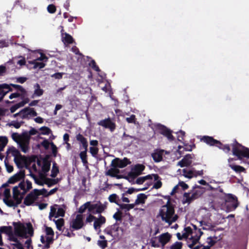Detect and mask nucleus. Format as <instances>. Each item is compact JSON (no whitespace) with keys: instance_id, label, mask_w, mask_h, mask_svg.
I'll return each instance as SVG.
<instances>
[{"instance_id":"43","label":"nucleus","mask_w":249,"mask_h":249,"mask_svg":"<svg viewBox=\"0 0 249 249\" xmlns=\"http://www.w3.org/2000/svg\"><path fill=\"white\" fill-rule=\"evenodd\" d=\"M31 176L34 178L35 180V182L40 185H43L45 183H44V180L41 178L40 177H39V178H37L36 177L35 175H34L33 174H30ZM39 176H40L39 175Z\"/></svg>"},{"instance_id":"42","label":"nucleus","mask_w":249,"mask_h":249,"mask_svg":"<svg viewBox=\"0 0 249 249\" xmlns=\"http://www.w3.org/2000/svg\"><path fill=\"white\" fill-rule=\"evenodd\" d=\"M34 88L35 89L34 91V94L37 96H39L43 94V90L40 89L39 84H36L34 86Z\"/></svg>"},{"instance_id":"27","label":"nucleus","mask_w":249,"mask_h":249,"mask_svg":"<svg viewBox=\"0 0 249 249\" xmlns=\"http://www.w3.org/2000/svg\"><path fill=\"white\" fill-rule=\"evenodd\" d=\"M188 188L189 186L186 183L183 181H180L178 184L174 187L171 194L173 195V194L177 192L180 188L184 191L187 189Z\"/></svg>"},{"instance_id":"25","label":"nucleus","mask_w":249,"mask_h":249,"mask_svg":"<svg viewBox=\"0 0 249 249\" xmlns=\"http://www.w3.org/2000/svg\"><path fill=\"white\" fill-rule=\"evenodd\" d=\"M61 36H62V40L64 43L65 45H68L69 44H71L73 42V38L72 36L67 33H63V28L61 27Z\"/></svg>"},{"instance_id":"59","label":"nucleus","mask_w":249,"mask_h":249,"mask_svg":"<svg viewBox=\"0 0 249 249\" xmlns=\"http://www.w3.org/2000/svg\"><path fill=\"white\" fill-rule=\"evenodd\" d=\"M113 217L117 221H121L122 217V213L118 211L114 214Z\"/></svg>"},{"instance_id":"2","label":"nucleus","mask_w":249,"mask_h":249,"mask_svg":"<svg viewBox=\"0 0 249 249\" xmlns=\"http://www.w3.org/2000/svg\"><path fill=\"white\" fill-rule=\"evenodd\" d=\"M157 216L168 225L175 222L178 218V215L175 213L174 206L169 200H168L165 205L161 207Z\"/></svg>"},{"instance_id":"49","label":"nucleus","mask_w":249,"mask_h":249,"mask_svg":"<svg viewBox=\"0 0 249 249\" xmlns=\"http://www.w3.org/2000/svg\"><path fill=\"white\" fill-rule=\"evenodd\" d=\"M192 233V229L191 228L188 227L184 229V232L182 233V236L184 238H189V235L190 234Z\"/></svg>"},{"instance_id":"14","label":"nucleus","mask_w":249,"mask_h":249,"mask_svg":"<svg viewBox=\"0 0 249 249\" xmlns=\"http://www.w3.org/2000/svg\"><path fill=\"white\" fill-rule=\"evenodd\" d=\"M203 174V170L196 171L194 168L191 169H183L182 170V175L189 179L193 177H196L198 176H202Z\"/></svg>"},{"instance_id":"60","label":"nucleus","mask_w":249,"mask_h":249,"mask_svg":"<svg viewBox=\"0 0 249 249\" xmlns=\"http://www.w3.org/2000/svg\"><path fill=\"white\" fill-rule=\"evenodd\" d=\"M96 216L93 215L91 213H89L86 217V221L87 223H90L93 221H94Z\"/></svg>"},{"instance_id":"36","label":"nucleus","mask_w":249,"mask_h":249,"mask_svg":"<svg viewBox=\"0 0 249 249\" xmlns=\"http://www.w3.org/2000/svg\"><path fill=\"white\" fill-rule=\"evenodd\" d=\"M29 63L31 64L34 65L33 68L34 69H41L45 67V64L43 62H38V60H34L32 61H30Z\"/></svg>"},{"instance_id":"58","label":"nucleus","mask_w":249,"mask_h":249,"mask_svg":"<svg viewBox=\"0 0 249 249\" xmlns=\"http://www.w3.org/2000/svg\"><path fill=\"white\" fill-rule=\"evenodd\" d=\"M5 166L8 172L11 173L13 171V166L10 165L8 161H4Z\"/></svg>"},{"instance_id":"47","label":"nucleus","mask_w":249,"mask_h":249,"mask_svg":"<svg viewBox=\"0 0 249 249\" xmlns=\"http://www.w3.org/2000/svg\"><path fill=\"white\" fill-rule=\"evenodd\" d=\"M230 167L237 172H241L245 170V169L239 165H230Z\"/></svg>"},{"instance_id":"26","label":"nucleus","mask_w":249,"mask_h":249,"mask_svg":"<svg viewBox=\"0 0 249 249\" xmlns=\"http://www.w3.org/2000/svg\"><path fill=\"white\" fill-rule=\"evenodd\" d=\"M13 117L16 118V120L12 121L8 124V125L9 126H13L16 128H19L24 124V122L22 121L23 119L20 118L18 116L14 117V115Z\"/></svg>"},{"instance_id":"38","label":"nucleus","mask_w":249,"mask_h":249,"mask_svg":"<svg viewBox=\"0 0 249 249\" xmlns=\"http://www.w3.org/2000/svg\"><path fill=\"white\" fill-rule=\"evenodd\" d=\"M152 179V176L150 175L146 176L145 177H140L136 180V183L138 184H142L146 180Z\"/></svg>"},{"instance_id":"16","label":"nucleus","mask_w":249,"mask_h":249,"mask_svg":"<svg viewBox=\"0 0 249 249\" xmlns=\"http://www.w3.org/2000/svg\"><path fill=\"white\" fill-rule=\"evenodd\" d=\"M98 124L106 128L109 129L111 131H113L116 126L115 123L109 118L99 121Z\"/></svg>"},{"instance_id":"32","label":"nucleus","mask_w":249,"mask_h":249,"mask_svg":"<svg viewBox=\"0 0 249 249\" xmlns=\"http://www.w3.org/2000/svg\"><path fill=\"white\" fill-rule=\"evenodd\" d=\"M147 198V196L143 194H141L138 195L137 198L135 201V205H139L140 204H143L145 202V199Z\"/></svg>"},{"instance_id":"61","label":"nucleus","mask_w":249,"mask_h":249,"mask_svg":"<svg viewBox=\"0 0 249 249\" xmlns=\"http://www.w3.org/2000/svg\"><path fill=\"white\" fill-rule=\"evenodd\" d=\"M98 245L102 249H104L107 246V242L106 240H99L98 241Z\"/></svg>"},{"instance_id":"39","label":"nucleus","mask_w":249,"mask_h":249,"mask_svg":"<svg viewBox=\"0 0 249 249\" xmlns=\"http://www.w3.org/2000/svg\"><path fill=\"white\" fill-rule=\"evenodd\" d=\"M59 173V169L58 166H57V164L55 162H53V167L51 170V176L52 178H55L58 173Z\"/></svg>"},{"instance_id":"31","label":"nucleus","mask_w":249,"mask_h":249,"mask_svg":"<svg viewBox=\"0 0 249 249\" xmlns=\"http://www.w3.org/2000/svg\"><path fill=\"white\" fill-rule=\"evenodd\" d=\"M76 138V140L80 142V143L82 144L83 148L86 150L88 146V143L86 139L80 134L77 135Z\"/></svg>"},{"instance_id":"21","label":"nucleus","mask_w":249,"mask_h":249,"mask_svg":"<svg viewBox=\"0 0 249 249\" xmlns=\"http://www.w3.org/2000/svg\"><path fill=\"white\" fill-rule=\"evenodd\" d=\"M11 91H12V89L9 85L0 84V102L3 100L4 96Z\"/></svg>"},{"instance_id":"50","label":"nucleus","mask_w":249,"mask_h":249,"mask_svg":"<svg viewBox=\"0 0 249 249\" xmlns=\"http://www.w3.org/2000/svg\"><path fill=\"white\" fill-rule=\"evenodd\" d=\"M39 129L41 131V134L42 135H49L51 133V130L46 126H42Z\"/></svg>"},{"instance_id":"7","label":"nucleus","mask_w":249,"mask_h":249,"mask_svg":"<svg viewBox=\"0 0 249 249\" xmlns=\"http://www.w3.org/2000/svg\"><path fill=\"white\" fill-rule=\"evenodd\" d=\"M232 153L238 157L239 159L242 157L249 158V149L242 146L236 142L232 144Z\"/></svg>"},{"instance_id":"64","label":"nucleus","mask_w":249,"mask_h":249,"mask_svg":"<svg viewBox=\"0 0 249 249\" xmlns=\"http://www.w3.org/2000/svg\"><path fill=\"white\" fill-rule=\"evenodd\" d=\"M89 151L93 156H95L97 154L98 149L96 147H90L89 148Z\"/></svg>"},{"instance_id":"17","label":"nucleus","mask_w":249,"mask_h":249,"mask_svg":"<svg viewBox=\"0 0 249 249\" xmlns=\"http://www.w3.org/2000/svg\"><path fill=\"white\" fill-rule=\"evenodd\" d=\"M128 163V160L126 158H124L123 160H120L119 158H116L112 160L111 166H115L117 168L118 167L122 168L125 167Z\"/></svg>"},{"instance_id":"37","label":"nucleus","mask_w":249,"mask_h":249,"mask_svg":"<svg viewBox=\"0 0 249 249\" xmlns=\"http://www.w3.org/2000/svg\"><path fill=\"white\" fill-rule=\"evenodd\" d=\"M89 207L90 201L87 202L79 207L78 209V213H80V214H82V213H84L87 209L89 212Z\"/></svg>"},{"instance_id":"29","label":"nucleus","mask_w":249,"mask_h":249,"mask_svg":"<svg viewBox=\"0 0 249 249\" xmlns=\"http://www.w3.org/2000/svg\"><path fill=\"white\" fill-rule=\"evenodd\" d=\"M150 175L152 176V179L154 178L155 181L153 188L156 189L160 188L162 186V182L160 179V177L157 174H153Z\"/></svg>"},{"instance_id":"5","label":"nucleus","mask_w":249,"mask_h":249,"mask_svg":"<svg viewBox=\"0 0 249 249\" xmlns=\"http://www.w3.org/2000/svg\"><path fill=\"white\" fill-rule=\"evenodd\" d=\"M31 188L32 183L29 180L21 182L18 186L13 188V197L18 204L21 203L23 196Z\"/></svg>"},{"instance_id":"28","label":"nucleus","mask_w":249,"mask_h":249,"mask_svg":"<svg viewBox=\"0 0 249 249\" xmlns=\"http://www.w3.org/2000/svg\"><path fill=\"white\" fill-rule=\"evenodd\" d=\"M201 141H203L204 142L210 145H213L216 143H220V142L213 139L212 137L209 136H203L201 139Z\"/></svg>"},{"instance_id":"30","label":"nucleus","mask_w":249,"mask_h":249,"mask_svg":"<svg viewBox=\"0 0 249 249\" xmlns=\"http://www.w3.org/2000/svg\"><path fill=\"white\" fill-rule=\"evenodd\" d=\"M163 150L156 151L152 154V157L156 162L160 161L162 159Z\"/></svg>"},{"instance_id":"48","label":"nucleus","mask_w":249,"mask_h":249,"mask_svg":"<svg viewBox=\"0 0 249 249\" xmlns=\"http://www.w3.org/2000/svg\"><path fill=\"white\" fill-rule=\"evenodd\" d=\"M53 221L55 222L57 229L59 230H61L62 227L64 225V219L63 218H60L57 220H53Z\"/></svg>"},{"instance_id":"6","label":"nucleus","mask_w":249,"mask_h":249,"mask_svg":"<svg viewBox=\"0 0 249 249\" xmlns=\"http://www.w3.org/2000/svg\"><path fill=\"white\" fill-rule=\"evenodd\" d=\"M9 153L14 157V160L19 168H21L26 164V159L25 156H22L19 151L14 147L9 149Z\"/></svg>"},{"instance_id":"13","label":"nucleus","mask_w":249,"mask_h":249,"mask_svg":"<svg viewBox=\"0 0 249 249\" xmlns=\"http://www.w3.org/2000/svg\"><path fill=\"white\" fill-rule=\"evenodd\" d=\"M40 194L39 190L34 189L26 196L24 200V204L27 206L32 205L37 200Z\"/></svg>"},{"instance_id":"35","label":"nucleus","mask_w":249,"mask_h":249,"mask_svg":"<svg viewBox=\"0 0 249 249\" xmlns=\"http://www.w3.org/2000/svg\"><path fill=\"white\" fill-rule=\"evenodd\" d=\"M161 134L165 136L169 140H173V136L169 130L164 127H162L160 131Z\"/></svg>"},{"instance_id":"34","label":"nucleus","mask_w":249,"mask_h":249,"mask_svg":"<svg viewBox=\"0 0 249 249\" xmlns=\"http://www.w3.org/2000/svg\"><path fill=\"white\" fill-rule=\"evenodd\" d=\"M228 198L229 199V201H231L232 203V209H235L238 205L237 198L234 196L229 194L228 195Z\"/></svg>"},{"instance_id":"56","label":"nucleus","mask_w":249,"mask_h":249,"mask_svg":"<svg viewBox=\"0 0 249 249\" xmlns=\"http://www.w3.org/2000/svg\"><path fill=\"white\" fill-rule=\"evenodd\" d=\"M17 235L15 233L13 234L12 231L8 235V239L11 242H16L18 241L17 238Z\"/></svg>"},{"instance_id":"54","label":"nucleus","mask_w":249,"mask_h":249,"mask_svg":"<svg viewBox=\"0 0 249 249\" xmlns=\"http://www.w3.org/2000/svg\"><path fill=\"white\" fill-rule=\"evenodd\" d=\"M119 197L116 194H113L110 195L108 197V200L110 202H114L117 203V200Z\"/></svg>"},{"instance_id":"24","label":"nucleus","mask_w":249,"mask_h":249,"mask_svg":"<svg viewBox=\"0 0 249 249\" xmlns=\"http://www.w3.org/2000/svg\"><path fill=\"white\" fill-rule=\"evenodd\" d=\"M120 173V170L115 166H111L105 173L106 175L112 177H115L117 178H120V176L118 175Z\"/></svg>"},{"instance_id":"20","label":"nucleus","mask_w":249,"mask_h":249,"mask_svg":"<svg viewBox=\"0 0 249 249\" xmlns=\"http://www.w3.org/2000/svg\"><path fill=\"white\" fill-rule=\"evenodd\" d=\"M11 86L18 89V92L12 93L9 96V98L12 99L17 98L20 96H24L25 93V89L20 86L15 84H11Z\"/></svg>"},{"instance_id":"51","label":"nucleus","mask_w":249,"mask_h":249,"mask_svg":"<svg viewBox=\"0 0 249 249\" xmlns=\"http://www.w3.org/2000/svg\"><path fill=\"white\" fill-rule=\"evenodd\" d=\"M135 206V204H123L120 205V207L122 209H124L127 211H129L130 209H133Z\"/></svg>"},{"instance_id":"9","label":"nucleus","mask_w":249,"mask_h":249,"mask_svg":"<svg viewBox=\"0 0 249 249\" xmlns=\"http://www.w3.org/2000/svg\"><path fill=\"white\" fill-rule=\"evenodd\" d=\"M66 207L65 205L58 206L54 205L51 207V210L49 213V219L52 220V217H64L65 215Z\"/></svg>"},{"instance_id":"40","label":"nucleus","mask_w":249,"mask_h":249,"mask_svg":"<svg viewBox=\"0 0 249 249\" xmlns=\"http://www.w3.org/2000/svg\"><path fill=\"white\" fill-rule=\"evenodd\" d=\"M12 227L10 226H2L0 227V232H4L8 235L12 232Z\"/></svg>"},{"instance_id":"15","label":"nucleus","mask_w":249,"mask_h":249,"mask_svg":"<svg viewBox=\"0 0 249 249\" xmlns=\"http://www.w3.org/2000/svg\"><path fill=\"white\" fill-rule=\"evenodd\" d=\"M106 222V218L104 216L100 214L98 217H96L95 219L93 227L94 229L99 233L101 231V227Z\"/></svg>"},{"instance_id":"12","label":"nucleus","mask_w":249,"mask_h":249,"mask_svg":"<svg viewBox=\"0 0 249 249\" xmlns=\"http://www.w3.org/2000/svg\"><path fill=\"white\" fill-rule=\"evenodd\" d=\"M83 219V214H77L71 221L70 228L76 230L81 229L84 226Z\"/></svg>"},{"instance_id":"1","label":"nucleus","mask_w":249,"mask_h":249,"mask_svg":"<svg viewBox=\"0 0 249 249\" xmlns=\"http://www.w3.org/2000/svg\"><path fill=\"white\" fill-rule=\"evenodd\" d=\"M36 165L34 164L32 166L33 169L38 173L40 177L44 180V183L49 187L56 184L59 180L56 179H51L47 178V173L50 170L51 162L48 158L38 159L36 161Z\"/></svg>"},{"instance_id":"53","label":"nucleus","mask_w":249,"mask_h":249,"mask_svg":"<svg viewBox=\"0 0 249 249\" xmlns=\"http://www.w3.org/2000/svg\"><path fill=\"white\" fill-rule=\"evenodd\" d=\"M14 199L16 200V201H17L15 199ZM4 201H5V203L10 207L15 206L18 204L17 203V202H15L13 200H9L8 199H4Z\"/></svg>"},{"instance_id":"46","label":"nucleus","mask_w":249,"mask_h":249,"mask_svg":"<svg viewBox=\"0 0 249 249\" xmlns=\"http://www.w3.org/2000/svg\"><path fill=\"white\" fill-rule=\"evenodd\" d=\"M217 238L215 237H209L207 238V242L208 244V246H210V248L213 246L216 242Z\"/></svg>"},{"instance_id":"45","label":"nucleus","mask_w":249,"mask_h":249,"mask_svg":"<svg viewBox=\"0 0 249 249\" xmlns=\"http://www.w3.org/2000/svg\"><path fill=\"white\" fill-rule=\"evenodd\" d=\"M119 229V227L117 226L116 224H114L112 226V228L111 230L106 229L105 230V232L108 235L113 236L112 234L113 233V231L115 230V231H117Z\"/></svg>"},{"instance_id":"19","label":"nucleus","mask_w":249,"mask_h":249,"mask_svg":"<svg viewBox=\"0 0 249 249\" xmlns=\"http://www.w3.org/2000/svg\"><path fill=\"white\" fill-rule=\"evenodd\" d=\"M197 197L198 193L197 192L185 193L183 196V203H190Z\"/></svg>"},{"instance_id":"10","label":"nucleus","mask_w":249,"mask_h":249,"mask_svg":"<svg viewBox=\"0 0 249 249\" xmlns=\"http://www.w3.org/2000/svg\"><path fill=\"white\" fill-rule=\"evenodd\" d=\"M37 116V113L33 108L26 107L18 113L14 114V117L18 116L21 119H29L32 117Z\"/></svg>"},{"instance_id":"57","label":"nucleus","mask_w":249,"mask_h":249,"mask_svg":"<svg viewBox=\"0 0 249 249\" xmlns=\"http://www.w3.org/2000/svg\"><path fill=\"white\" fill-rule=\"evenodd\" d=\"M10 245L13 246L14 248H15L17 249H22L23 247L22 245L19 241L12 242Z\"/></svg>"},{"instance_id":"52","label":"nucleus","mask_w":249,"mask_h":249,"mask_svg":"<svg viewBox=\"0 0 249 249\" xmlns=\"http://www.w3.org/2000/svg\"><path fill=\"white\" fill-rule=\"evenodd\" d=\"M182 243L180 242H176L170 247V249H181L182 248Z\"/></svg>"},{"instance_id":"11","label":"nucleus","mask_w":249,"mask_h":249,"mask_svg":"<svg viewBox=\"0 0 249 249\" xmlns=\"http://www.w3.org/2000/svg\"><path fill=\"white\" fill-rule=\"evenodd\" d=\"M107 208V203H102L98 201L94 204H92L90 201V207L89 212L93 213L100 214L104 212Z\"/></svg>"},{"instance_id":"3","label":"nucleus","mask_w":249,"mask_h":249,"mask_svg":"<svg viewBox=\"0 0 249 249\" xmlns=\"http://www.w3.org/2000/svg\"><path fill=\"white\" fill-rule=\"evenodd\" d=\"M37 133V131L32 128L29 132H25L21 134L18 133H14L12 135V138L19 145L21 151L26 153L29 150V142L31 135H34Z\"/></svg>"},{"instance_id":"62","label":"nucleus","mask_w":249,"mask_h":249,"mask_svg":"<svg viewBox=\"0 0 249 249\" xmlns=\"http://www.w3.org/2000/svg\"><path fill=\"white\" fill-rule=\"evenodd\" d=\"M18 58H19V59L17 61V64L20 66L24 65L26 63L25 58L22 56H19Z\"/></svg>"},{"instance_id":"33","label":"nucleus","mask_w":249,"mask_h":249,"mask_svg":"<svg viewBox=\"0 0 249 249\" xmlns=\"http://www.w3.org/2000/svg\"><path fill=\"white\" fill-rule=\"evenodd\" d=\"M188 246L190 248H192L198 241L199 239V237L188 238Z\"/></svg>"},{"instance_id":"41","label":"nucleus","mask_w":249,"mask_h":249,"mask_svg":"<svg viewBox=\"0 0 249 249\" xmlns=\"http://www.w3.org/2000/svg\"><path fill=\"white\" fill-rule=\"evenodd\" d=\"M87 150L88 148L86 150L84 149L83 151L81 152L80 153V157L84 164H86L88 162L87 159Z\"/></svg>"},{"instance_id":"63","label":"nucleus","mask_w":249,"mask_h":249,"mask_svg":"<svg viewBox=\"0 0 249 249\" xmlns=\"http://www.w3.org/2000/svg\"><path fill=\"white\" fill-rule=\"evenodd\" d=\"M32 240L30 237L26 241L25 243V246L27 249H33L31 245Z\"/></svg>"},{"instance_id":"4","label":"nucleus","mask_w":249,"mask_h":249,"mask_svg":"<svg viewBox=\"0 0 249 249\" xmlns=\"http://www.w3.org/2000/svg\"><path fill=\"white\" fill-rule=\"evenodd\" d=\"M14 233L18 237L23 238H28L34 234V230L30 223H21L20 222L14 223Z\"/></svg>"},{"instance_id":"44","label":"nucleus","mask_w":249,"mask_h":249,"mask_svg":"<svg viewBox=\"0 0 249 249\" xmlns=\"http://www.w3.org/2000/svg\"><path fill=\"white\" fill-rule=\"evenodd\" d=\"M7 143L6 137H0V151H2Z\"/></svg>"},{"instance_id":"18","label":"nucleus","mask_w":249,"mask_h":249,"mask_svg":"<svg viewBox=\"0 0 249 249\" xmlns=\"http://www.w3.org/2000/svg\"><path fill=\"white\" fill-rule=\"evenodd\" d=\"M144 169V166L141 164H138L135 166L129 173V176L132 178H135L141 175Z\"/></svg>"},{"instance_id":"8","label":"nucleus","mask_w":249,"mask_h":249,"mask_svg":"<svg viewBox=\"0 0 249 249\" xmlns=\"http://www.w3.org/2000/svg\"><path fill=\"white\" fill-rule=\"evenodd\" d=\"M171 235L168 232L161 234L151 241L152 246L154 247H163L166 244L169 242Z\"/></svg>"},{"instance_id":"22","label":"nucleus","mask_w":249,"mask_h":249,"mask_svg":"<svg viewBox=\"0 0 249 249\" xmlns=\"http://www.w3.org/2000/svg\"><path fill=\"white\" fill-rule=\"evenodd\" d=\"M192 162V157L188 155L185 156L181 160L178 161L177 165L181 167H187L190 166Z\"/></svg>"},{"instance_id":"55","label":"nucleus","mask_w":249,"mask_h":249,"mask_svg":"<svg viewBox=\"0 0 249 249\" xmlns=\"http://www.w3.org/2000/svg\"><path fill=\"white\" fill-rule=\"evenodd\" d=\"M56 10V8L54 4H49L47 7V11L50 14H53Z\"/></svg>"},{"instance_id":"23","label":"nucleus","mask_w":249,"mask_h":249,"mask_svg":"<svg viewBox=\"0 0 249 249\" xmlns=\"http://www.w3.org/2000/svg\"><path fill=\"white\" fill-rule=\"evenodd\" d=\"M25 177L24 171L20 170L18 173L11 177L8 180V183H14L15 182Z\"/></svg>"}]
</instances>
